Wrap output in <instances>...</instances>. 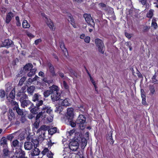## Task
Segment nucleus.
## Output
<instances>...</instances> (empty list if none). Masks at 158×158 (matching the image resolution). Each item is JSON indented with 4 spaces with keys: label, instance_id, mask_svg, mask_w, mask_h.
Masks as SVG:
<instances>
[{
    "label": "nucleus",
    "instance_id": "1",
    "mask_svg": "<svg viewBox=\"0 0 158 158\" xmlns=\"http://www.w3.org/2000/svg\"><path fill=\"white\" fill-rule=\"evenodd\" d=\"M52 110L48 107L45 106L42 108V110L38 114L36 117L35 122L33 124L34 128H37L38 127L40 121L44 120L47 116V114H51Z\"/></svg>",
    "mask_w": 158,
    "mask_h": 158
},
{
    "label": "nucleus",
    "instance_id": "2",
    "mask_svg": "<svg viewBox=\"0 0 158 158\" xmlns=\"http://www.w3.org/2000/svg\"><path fill=\"white\" fill-rule=\"evenodd\" d=\"M33 65L31 63H28L26 64L23 68V71L25 72H27L29 71H30L28 73L27 75L29 77H31L35 74L36 69L34 68L32 69Z\"/></svg>",
    "mask_w": 158,
    "mask_h": 158
},
{
    "label": "nucleus",
    "instance_id": "3",
    "mask_svg": "<svg viewBox=\"0 0 158 158\" xmlns=\"http://www.w3.org/2000/svg\"><path fill=\"white\" fill-rule=\"evenodd\" d=\"M95 44L98 48V51L102 53H103L104 52L105 48L103 42L102 40L99 39L95 40Z\"/></svg>",
    "mask_w": 158,
    "mask_h": 158
},
{
    "label": "nucleus",
    "instance_id": "4",
    "mask_svg": "<svg viewBox=\"0 0 158 158\" xmlns=\"http://www.w3.org/2000/svg\"><path fill=\"white\" fill-rule=\"evenodd\" d=\"M84 17L86 22L90 25L93 27L95 26V23L90 14H85L84 15Z\"/></svg>",
    "mask_w": 158,
    "mask_h": 158
},
{
    "label": "nucleus",
    "instance_id": "5",
    "mask_svg": "<svg viewBox=\"0 0 158 158\" xmlns=\"http://www.w3.org/2000/svg\"><path fill=\"white\" fill-rule=\"evenodd\" d=\"M25 155V152L21 148H17L15 153V156L17 158H23Z\"/></svg>",
    "mask_w": 158,
    "mask_h": 158
},
{
    "label": "nucleus",
    "instance_id": "6",
    "mask_svg": "<svg viewBox=\"0 0 158 158\" xmlns=\"http://www.w3.org/2000/svg\"><path fill=\"white\" fill-rule=\"evenodd\" d=\"M86 121V118L84 115L81 114L78 116L77 122V123L78 124H82V127L83 128L82 129H84L85 127V126L83 125V124L85 123Z\"/></svg>",
    "mask_w": 158,
    "mask_h": 158
},
{
    "label": "nucleus",
    "instance_id": "7",
    "mask_svg": "<svg viewBox=\"0 0 158 158\" xmlns=\"http://www.w3.org/2000/svg\"><path fill=\"white\" fill-rule=\"evenodd\" d=\"M35 142L36 143L35 144H34V148L31 153V155L32 156L39 155L40 152V150L36 148L37 146V145L39 144V142L38 141L36 140Z\"/></svg>",
    "mask_w": 158,
    "mask_h": 158
},
{
    "label": "nucleus",
    "instance_id": "8",
    "mask_svg": "<svg viewBox=\"0 0 158 158\" xmlns=\"http://www.w3.org/2000/svg\"><path fill=\"white\" fill-rule=\"evenodd\" d=\"M17 97H20V102L28 99V96L24 92H19L17 94Z\"/></svg>",
    "mask_w": 158,
    "mask_h": 158
},
{
    "label": "nucleus",
    "instance_id": "9",
    "mask_svg": "<svg viewBox=\"0 0 158 158\" xmlns=\"http://www.w3.org/2000/svg\"><path fill=\"white\" fill-rule=\"evenodd\" d=\"M60 93H52L51 98L52 101L53 102L57 101L60 100Z\"/></svg>",
    "mask_w": 158,
    "mask_h": 158
},
{
    "label": "nucleus",
    "instance_id": "10",
    "mask_svg": "<svg viewBox=\"0 0 158 158\" xmlns=\"http://www.w3.org/2000/svg\"><path fill=\"white\" fill-rule=\"evenodd\" d=\"M33 144H35L32 142H25L24 145V148L26 150H30L33 148Z\"/></svg>",
    "mask_w": 158,
    "mask_h": 158
},
{
    "label": "nucleus",
    "instance_id": "11",
    "mask_svg": "<svg viewBox=\"0 0 158 158\" xmlns=\"http://www.w3.org/2000/svg\"><path fill=\"white\" fill-rule=\"evenodd\" d=\"M63 144L64 145V151H69V140L66 138H64L62 140Z\"/></svg>",
    "mask_w": 158,
    "mask_h": 158
},
{
    "label": "nucleus",
    "instance_id": "12",
    "mask_svg": "<svg viewBox=\"0 0 158 158\" xmlns=\"http://www.w3.org/2000/svg\"><path fill=\"white\" fill-rule=\"evenodd\" d=\"M49 128V126L43 125L41 126L40 128L37 130V133H40V132H41V133H43V135L44 136L45 132L44 131L47 130H48Z\"/></svg>",
    "mask_w": 158,
    "mask_h": 158
},
{
    "label": "nucleus",
    "instance_id": "13",
    "mask_svg": "<svg viewBox=\"0 0 158 158\" xmlns=\"http://www.w3.org/2000/svg\"><path fill=\"white\" fill-rule=\"evenodd\" d=\"M29 109L30 110L31 113L35 114L37 113L39 108L36 106H34L33 104L32 103L29 107Z\"/></svg>",
    "mask_w": 158,
    "mask_h": 158
},
{
    "label": "nucleus",
    "instance_id": "14",
    "mask_svg": "<svg viewBox=\"0 0 158 158\" xmlns=\"http://www.w3.org/2000/svg\"><path fill=\"white\" fill-rule=\"evenodd\" d=\"M46 19L45 21L46 22V23L49 28L52 30H54L55 29V27L53 22L50 19L47 17H46Z\"/></svg>",
    "mask_w": 158,
    "mask_h": 158
},
{
    "label": "nucleus",
    "instance_id": "15",
    "mask_svg": "<svg viewBox=\"0 0 158 158\" xmlns=\"http://www.w3.org/2000/svg\"><path fill=\"white\" fill-rule=\"evenodd\" d=\"M60 45L61 49L64 52V55L67 57V55H68V52L67 49L65 48L64 43L62 42H61L60 43Z\"/></svg>",
    "mask_w": 158,
    "mask_h": 158
},
{
    "label": "nucleus",
    "instance_id": "16",
    "mask_svg": "<svg viewBox=\"0 0 158 158\" xmlns=\"http://www.w3.org/2000/svg\"><path fill=\"white\" fill-rule=\"evenodd\" d=\"M20 102L22 107L23 108H25L26 106H27L29 105L31 106V104H32V103L28 99L23 101Z\"/></svg>",
    "mask_w": 158,
    "mask_h": 158
},
{
    "label": "nucleus",
    "instance_id": "17",
    "mask_svg": "<svg viewBox=\"0 0 158 158\" xmlns=\"http://www.w3.org/2000/svg\"><path fill=\"white\" fill-rule=\"evenodd\" d=\"M69 109V108H67V113L65 114L64 118L65 123L67 125L69 124V112L68 111Z\"/></svg>",
    "mask_w": 158,
    "mask_h": 158
},
{
    "label": "nucleus",
    "instance_id": "18",
    "mask_svg": "<svg viewBox=\"0 0 158 158\" xmlns=\"http://www.w3.org/2000/svg\"><path fill=\"white\" fill-rule=\"evenodd\" d=\"M14 16L12 12H10L8 13L6 17V22L7 23H8L11 21L12 17Z\"/></svg>",
    "mask_w": 158,
    "mask_h": 158
},
{
    "label": "nucleus",
    "instance_id": "19",
    "mask_svg": "<svg viewBox=\"0 0 158 158\" xmlns=\"http://www.w3.org/2000/svg\"><path fill=\"white\" fill-rule=\"evenodd\" d=\"M11 146L12 147L16 148H21L19 146V141L17 139H15L13 140L11 143Z\"/></svg>",
    "mask_w": 158,
    "mask_h": 158
},
{
    "label": "nucleus",
    "instance_id": "20",
    "mask_svg": "<svg viewBox=\"0 0 158 158\" xmlns=\"http://www.w3.org/2000/svg\"><path fill=\"white\" fill-rule=\"evenodd\" d=\"M59 102L60 103L62 106H68L69 104V99L67 98H65L63 100L62 99H60L59 100Z\"/></svg>",
    "mask_w": 158,
    "mask_h": 158
},
{
    "label": "nucleus",
    "instance_id": "21",
    "mask_svg": "<svg viewBox=\"0 0 158 158\" xmlns=\"http://www.w3.org/2000/svg\"><path fill=\"white\" fill-rule=\"evenodd\" d=\"M149 95L152 96L156 93L155 86L154 85H150L149 87Z\"/></svg>",
    "mask_w": 158,
    "mask_h": 158
},
{
    "label": "nucleus",
    "instance_id": "22",
    "mask_svg": "<svg viewBox=\"0 0 158 158\" xmlns=\"http://www.w3.org/2000/svg\"><path fill=\"white\" fill-rule=\"evenodd\" d=\"M50 90L52 91V93H59V89L57 86L52 85L51 87H49Z\"/></svg>",
    "mask_w": 158,
    "mask_h": 158
},
{
    "label": "nucleus",
    "instance_id": "23",
    "mask_svg": "<svg viewBox=\"0 0 158 158\" xmlns=\"http://www.w3.org/2000/svg\"><path fill=\"white\" fill-rule=\"evenodd\" d=\"M0 144L1 145H3L5 147H7V140L5 137H2L0 141Z\"/></svg>",
    "mask_w": 158,
    "mask_h": 158
},
{
    "label": "nucleus",
    "instance_id": "24",
    "mask_svg": "<svg viewBox=\"0 0 158 158\" xmlns=\"http://www.w3.org/2000/svg\"><path fill=\"white\" fill-rule=\"evenodd\" d=\"M12 43V41L11 40L7 39L4 40L3 44L4 46L6 47L7 46L10 45Z\"/></svg>",
    "mask_w": 158,
    "mask_h": 158
},
{
    "label": "nucleus",
    "instance_id": "25",
    "mask_svg": "<svg viewBox=\"0 0 158 158\" xmlns=\"http://www.w3.org/2000/svg\"><path fill=\"white\" fill-rule=\"evenodd\" d=\"M35 89V87L33 85H32L27 88V91L29 94L31 95L33 93Z\"/></svg>",
    "mask_w": 158,
    "mask_h": 158
},
{
    "label": "nucleus",
    "instance_id": "26",
    "mask_svg": "<svg viewBox=\"0 0 158 158\" xmlns=\"http://www.w3.org/2000/svg\"><path fill=\"white\" fill-rule=\"evenodd\" d=\"M49 71L52 75L54 76L56 75V74L54 71V67L51 64H49Z\"/></svg>",
    "mask_w": 158,
    "mask_h": 158
},
{
    "label": "nucleus",
    "instance_id": "27",
    "mask_svg": "<svg viewBox=\"0 0 158 158\" xmlns=\"http://www.w3.org/2000/svg\"><path fill=\"white\" fill-rule=\"evenodd\" d=\"M156 20L155 18L153 17L152 20V23L151 24V26L154 29H156L158 27V26L157 23L156 22Z\"/></svg>",
    "mask_w": 158,
    "mask_h": 158
},
{
    "label": "nucleus",
    "instance_id": "28",
    "mask_svg": "<svg viewBox=\"0 0 158 158\" xmlns=\"http://www.w3.org/2000/svg\"><path fill=\"white\" fill-rule=\"evenodd\" d=\"M22 26L24 28H29L30 27V24L26 20H24L22 23Z\"/></svg>",
    "mask_w": 158,
    "mask_h": 158
},
{
    "label": "nucleus",
    "instance_id": "29",
    "mask_svg": "<svg viewBox=\"0 0 158 158\" xmlns=\"http://www.w3.org/2000/svg\"><path fill=\"white\" fill-rule=\"evenodd\" d=\"M41 99V96L37 94H35L34 95L32 100L34 102L38 101Z\"/></svg>",
    "mask_w": 158,
    "mask_h": 158
},
{
    "label": "nucleus",
    "instance_id": "30",
    "mask_svg": "<svg viewBox=\"0 0 158 158\" xmlns=\"http://www.w3.org/2000/svg\"><path fill=\"white\" fill-rule=\"evenodd\" d=\"M14 109L16 110L17 112L19 115H21L23 114V111L19 108V105H17V106H15Z\"/></svg>",
    "mask_w": 158,
    "mask_h": 158
},
{
    "label": "nucleus",
    "instance_id": "31",
    "mask_svg": "<svg viewBox=\"0 0 158 158\" xmlns=\"http://www.w3.org/2000/svg\"><path fill=\"white\" fill-rule=\"evenodd\" d=\"M56 131L57 128L56 127H53L52 128L49 129L48 131L49 134L51 135L56 133Z\"/></svg>",
    "mask_w": 158,
    "mask_h": 158
},
{
    "label": "nucleus",
    "instance_id": "32",
    "mask_svg": "<svg viewBox=\"0 0 158 158\" xmlns=\"http://www.w3.org/2000/svg\"><path fill=\"white\" fill-rule=\"evenodd\" d=\"M6 87V92H9L11 90H12V87L11 86V84L10 83H7L5 85Z\"/></svg>",
    "mask_w": 158,
    "mask_h": 158
},
{
    "label": "nucleus",
    "instance_id": "33",
    "mask_svg": "<svg viewBox=\"0 0 158 158\" xmlns=\"http://www.w3.org/2000/svg\"><path fill=\"white\" fill-rule=\"evenodd\" d=\"M154 11L153 10H150L147 14V16L148 18H151L153 15Z\"/></svg>",
    "mask_w": 158,
    "mask_h": 158
},
{
    "label": "nucleus",
    "instance_id": "34",
    "mask_svg": "<svg viewBox=\"0 0 158 158\" xmlns=\"http://www.w3.org/2000/svg\"><path fill=\"white\" fill-rule=\"evenodd\" d=\"M52 91L51 90L49 89L45 91L44 93V95L45 97H48L51 94H52Z\"/></svg>",
    "mask_w": 158,
    "mask_h": 158
},
{
    "label": "nucleus",
    "instance_id": "35",
    "mask_svg": "<svg viewBox=\"0 0 158 158\" xmlns=\"http://www.w3.org/2000/svg\"><path fill=\"white\" fill-rule=\"evenodd\" d=\"M15 88H13L11 91L10 94V97L12 99H13L15 98Z\"/></svg>",
    "mask_w": 158,
    "mask_h": 158
},
{
    "label": "nucleus",
    "instance_id": "36",
    "mask_svg": "<svg viewBox=\"0 0 158 158\" xmlns=\"http://www.w3.org/2000/svg\"><path fill=\"white\" fill-rule=\"evenodd\" d=\"M70 23L74 28L76 27V25L74 21L73 18L70 16Z\"/></svg>",
    "mask_w": 158,
    "mask_h": 158
},
{
    "label": "nucleus",
    "instance_id": "37",
    "mask_svg": "<svg viewBox=\"0 0 158 158\" xmlns=\"http://www.w3.org/2000/svg\"><path fill=\"white\" fill-rule=\"evenodd\" d=\"M75 114L74 110L73 108H70V119H72L74 117Z\"/></svg>",
    "mask_w": 158,
    "mask_h": 158
},
{
    "label": "nucleus",
    "instance_id": "38",
    "mask_svg": "<svg viewBox=\"0 0 158 158\" xmlns=\"http://www.w3.org/2000/svg\"><path fill=\"white\" fill-rule=\"evenodd\" d=\"M87 144V141L85 138H83L81 140V145L82 148H84Z\"/></svg>",
    "mask_w": 158,
    "mask_h": 158
},
{
    "label": "nucleus",
    "instance_id": "39",
    "mask_svg": "<svg viewBox=\"0 0 158 158\" xmlns=\"http://www.w3.org/2000/svg\"><path fill=\"white\" fill-rule=\"evenodd\" d=\"M89 78L90 79V81L92 82V83L94 85V87L95 88V90L97 91V87L95 81H94L93 77H91V76H89Z\"/></svg>",
    "mask_w": 158,
    "mask_h": 158
},
{
    "label": "nucleus",
    "instance_id": "40",
    "mask_svg": "<svg viewBox=\"0 0 158 158\" xmlns=\"http://www.w3.org/2000/svg\"><path fill=\"white\" fill-rule=\"evenodd\" d=\"M43 81L45 82L46 83H47L48 84H49L50 83H52L53 81V80H48V79L46 78H44L43 79Z\"/></svg>",
    "mask_w": 158,
    "mask_h": 158
},
{
    "label": "nucleus",
    "instance_id": "41",
    "mask_svg": "<svg viewBox=\"0 0 158 158\" xmlns=\"http://www.w3.org/2000/svg\"><path fill=\"white\" fill-rule=\"evenodd\" d=\"M38 84H39L40 85V88H43V87H45L47 86V85L46 83L42 81L40 82H38Z\"/></svg>",
    "mask_w": 158,
    "mask_h": 158
},
{
    "label": "nucleus",
    "instance_id": "42",
    "mask_svg": "<svg viewBox=\"0 0 158 158\" xmlns=\"http://www.w3.org/2000/svg\"><path fill=\"white\" fill-rule=\"evenodd\" d=\"M26 80V78L25 77H22L20 80L19 83V85L21 86L23 82L25 81Z\"/></svg>",
    "mask_w": 158,
    "mask_h": 158
},
{
    "label": "nucleus",
    "instance_id": "43",
    "mask_svg": "<svg viewBox=\"0 0 158 158\" xmlns=\"http://www.w3.org/2000/svg\"><path fill=\"white\" fill-rule=\"evenodd\" d=\"M9 150L7 147H5V148L3 149V152L5 156H7L8 155Z\"/></svg>",
    "mask_w": 158,
    "mask_h": 158
},
{
    "label": "nucleus",
    "instance_id": "44",
    "mask_svg": "<svg viewBox=\"0 0 158 158\" xmlns=\"http://www.w3.org/2000/svg\"><path fill=\"white\" fill-rule=\"evenodd\" d=\"M49 151L47 148H46L44 149V150L42 151L41 153L43 155H44L46 154H47V153L49 152Z\"/></svg>",
    "mask_w": 158,
    "mask_h": 158
},
{
    "label": "nucleus",
    "instance_id": "45",
    "mask_svg": "<svg viewBox=\"0 0 158 158\" xmlns=\"http://www.w3.org/2000/svg\"><path fill=\"white\" fill-rule=\"evenodd\" d=\"M5 95V93L4 90H0V97L1 98L4 97Z\"/></svg>",
    "mask_w": 158,
    "mask_h": 158
},
{
    "label": "nucleus",
    "instance_id": "46",
    "mask_svg": "<svg viewBox=\"0 0 158 158\" xmlns=\"http://www.w3.org/2000/svg\"><path fill=\"white\" fill-rule=\"evenodd\" d=\"M62 85V86L64 87L65 89H67L69 88V86L65 81H63Z\"/></svg>",
    "mask_w": 158,
    "mask_h": 158
},
{
    "label": "nucleus",
    "instance_id": "47",
    "mask_svg": "<svg viewBox=\"0 0 158 158\" xmlns=\"http://www.w3.org/2000/svg\"><path fill=\"white\" fill-rule=\"evenodd\" d=\"M85 42L87 43H89L90 40V38L89 36H86L84 39Z\"/></svg>",
    "mask_w": 158,
    "mask_h": 158
},
{
    "label": "nucleus",
    "instance_id": "48",
    "mask_svg": "<svg viewBox=\"0 0 158 158\" xmlns=\"http://www.w3.org/2000/svg\"><path fill=\"white\" fill-rule=\"evenodd\" d=\"M47 155L48 158H53V154L51 151H49L47 153Z\"/></svg>",
    "mask_w": 158,
    "mask_h": 158
},
{
    "label": "nucleus",
    "instance_id": "49",
    "mask_svg": "<svg viewBox=\"0 0 158 158\" xmlns=\"http://www.w3.org/2000/svg\"><path fill=\"white\" fill-rule=\"evenodd\" d=\"M70 72L71 73V76L72 77H73L74 76L76 77H77V74L74 71L72 70H70Z\"/></svg>",
    "mask_w": 158,
    "mask_h": 158
},
{
    "label": "nucleus",
    "instance_id": "50",
    "mask_svg": "<svg viewBox=\"0 0 158 158\" xmlns=\"http://www.w3.org/2000/svg\"><path fill=\"white\" fill-rule=\"evenodd\" d=\"M43 102L42 100H40L38 102V103H37L36 104V106L39 108V107L40 106L42 105L43 104Z\"/></svg>",
    "mask_w": 158,
    "mask_h": 158
},
{
    "label": "nucleus",
    "instance_id": "51",
    "mask_svg": "<svg viewBox=\"0 0 158 158\" xmlns=\"http://www.w3.org/2000/svg\"><path fill=\"white\" fill-rule=\"evenodd\" d=\"M156 75L155 74L152 77V81L153 83H155L157 81V80L156 79Z\"/></svg>",
    "mask_w": 158,
    "mask_h": 158
},
{
    "label": "nucleus",
    "instance_id": "52",
    "mask_svg": "<svg viewBox=\"0 0 158 158\" xmlns=\"http://www.w3.org/2000/svg\"><path fill=\"white\" fill-rule=\"evenodd\" d=\"M70 125L72 127H75L76 126V123L73 121H70Z\"/></svg>",
    "mask_w": 158,
    "mask_h": 158
},
{
    "label": "nucleus",
    "instance_id": "53",
    "mask_svg": "<svg viewBox=\"0 0 158 158\" xmlns=\"http://www.w3.org/2000/svg\"><path fill=\"white\" fill-rule=\"evenodd\" d=\"M54 143H52V142L50 139H49V141H48L47 144L49 147H51L53 144Z\"/></svg>",
    "mask_w": 158,
    "mask_h": 158
},
{
    "label": "nucleus",
    "instance_id": "54",
    "mask_svg": "<svg viewBox=\"0 0 158 158\" xmlns=\"http://www.w3.org/2000/svg\"><path fill=\"white\" fill-rule=\"evenodd\" d=\"M41 42V40L40 39H39L36 40L35 41V45H37L38 44L40 43Z\"/></svg>",
    "mask_w": 158,
    "mask_h": 158
},
{
    "label": "nucleus",
    "instance_id": "55",
    "mask_svg": "<svg viewBox=\"0 0 158 158\" xmlns=\"http://www.w3.org/2000/svg\"><path fill=\"white\" fill-rule=\"evenodd\" d=\"M20 120L22 123H24L26 121V120L25 117L22 116L20 118Z\"/></svg>",
    "mask_w": 158,
    "mask_h": 158
},
{
    "label": "nucleus",
    "instance_id": "56",
    "mask_svg": "<svg viewBox=\"0 0 158 158\" xmlns=\"http://www.w3.org/2000/svg\"><path fill=\"white\" fill-rule=\"evenodd\" d=\"M142 98V103L144 105L146 104V97Z\"/></svg>",
    "mask_w": 158,
    "mask_h": 158
},
{
    "label": "nucleus",
    "instance_id": "57",
    "mask_svg": "<svg viewBox=\"0 0 158 158\" xmlns=\"http://www.w3.org/2000/svg\"><path fill=\"white\" fill-rule=\"evenodd\" d=\"M141 98L146 97L144 90L143 89H142L141 90Z\"/></svg>",
    "mask_w": 158,
    "mask_h": 158
},
{
    "label": "nucleus",
    "instance_id": "58",
    "mask_svg": "<svg viewBox=\"0 0 158 158\" xmlns=\"http://www.w3.org/2000/svg\"><path fill=\"white\" fill-rule=\"evenodd\" d=\"M11 103L14 105H15V106H17V105H18V103L15 101H14L13 100H11Z\"/></svg>",
    "mask_w": 158,
    "mask_h": 158
},
{
    "label": "nucleus",
    "instance_id": "59",
    "mask_svg": "<svg viewBox=\"0 0 158 158\" xmlns=\"http://www.w3.org/2000/svg\"><path fill=\"white\" fill-rule=\"evenodd\" d=\"M125 35L128 38H130L131 37V35L130 34L126 32L125 33Z\"/></svg>",
    "mask_w": 158,
    "mask_h": 158
},
{
    "label": "nucleus",
    "instance_id": "60",
    "mask_svg": "<svg viewBox=\"0 0 158 158\" xmlns=\"http://www.w3.org/2000/svg\"><path fill=\"white\" fill-rule=\"evenodd\" d=\"M13 138H14V136L12 134L9 135L8 136V139L10 140H12Z\"/></svg>",
    "mask_w": 158,
    "mask_h": 158
},
{
    "label": "nucleus",
    "instance_id": "61",
    "mask_svg": "<svg viewBox=\"0 0 158 158\" xmlns=\"http://www.w3.org/2000/svg\"><path fill=\"white\" fill-rule=\"evenodd\" d=\"M0 10L3 13H5L6 11V9L4 7L0 8Z\"/></svg>",
    "mask_w": 158,
    "mask_h": 158
},
{
    "label": "nucleus",
    "instance_id": "62",
    "mask_svg": "<svg viewBox=\"0 0 158 158\" xmlns=\"http://www.w3.org/2000/svg\"><path fill=\"white\" fill-rule=\"evenodd\" d=\"M44 73L42 71H40L39 73V75L41 77H44Z\"/></svg>",
    "mask_w": 158,
    "mask_h": 158
},
{
    "label": "nucleus",
    "instance_id": "63",
    "mask_svg": "<svg viewBox=\"0 0 158 158\" xmlns=\"http://www.w3.org/2000/svg\"><path fill=\"white\" fill-rule=\"evenodd\" d=\"M108 139L110 140L111 142L112 143H114V141H113V140L112 139V137L111 135L109 137Z\"/></svg>",
    "mask_w": 158,
    "mask_h": 158
},
{
    "label": "nucleus",
    "instance_id": "64",
    "mask_svg": "<svg viewBox=\"0 0 158 158\" xmlns=\"http://www.w3.org/2000/svg\"><path fill=\"white\" fill-rule=\"evenodd\" d=\"M143 5H144L146 3V0H139Z\"/></svg>",
    "mask_w": 158,
    "mask_h": 158
}]
</instances>
